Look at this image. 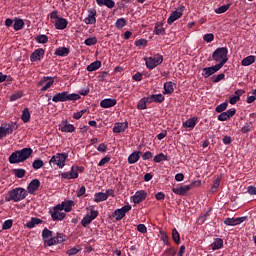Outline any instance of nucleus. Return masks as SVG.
<instances>
[{"mask_svg":"<svg viewBox=\"0 0 256 256\" xmlns=\"http://www.w3.org/2000/svg\"><path fill=\"white\" fill-rule=\"evenodd\" d=\"M23 97V92H16L10 96V101H17V99H21Z\"/></svg>","mask_w":256,"mask_h":256,"instance_id":"obj_55","label":"nucleus"},{"mask_svg":"<svg viewBox=\"0 0 256 256\" xmlns=\"http://www.w3.org/2000/svg\"><path fill=\"white\" fill-rule=\"evenodd\" d=\"M81 251V246L77 245L74 246L73 248L69 249L66 251V255L72 256V255H77Z\"/></svg>","mask_w":256,"mask_h":256,"instance_id":"obj_42","label":"nucleus"},{"mask_svg":"<svg viewBox=\"0 0 256 256\" xmlns=\"http://www.w3.org/2000/svg\"><path fill=\"white\" fill-rule=\"evenodd\" d=\"M70 51L67 47H59L55 50L54 55H57L58 57H67L69 55Z\"/></svg>","mask_w":256,"mask_h":256,"instance_id":"obj_27","label":"nucleus"},{"mask_svg":"<svg viewBox=\"0 0 256 256\" xmlns=\"http://www.w3.org/2000/svg\"><path fill=\"white\" fill-rule=\"evenodd\" d=\"M137 109H140V110L147 109V102L145 101L144 98L139 100L137 104Z\"/></svg>","mask_w":256,"mask_h":256,"instance_id":"obj_52","label":"nucleus"},{"mask_svg":"<svg viewBox=\"0 0 256 256\" xmlns=\"http://www.w3.org/2000/svg\"><path fill=\"white\" fill-rule=\"evenodd\" d=\"M94 201L95 203H101V201H107V194L103 192L96 193Z\"/></svg>","mask_w":256,"mask_h":256,"instance_id":"obj_38","label":"nucleus"},{"mask_svg":"<svg viewBox=\"0 0 256 256\" xmlns=\"http://www.w3.org/2000/svg\"><path fill=\"white\" fill-rule=\"evenodd\" d=\"M229 7H231V4L222 5L215 10V13H217V15H221V13H226V11H229Z\"/></svg>","mask_w":256,"mask_h":256,"instance_id":"obj_41","label":"nucleus"},{"mask_svg":"<svg viewBox=\"0 0 256 256\" xmlns=\"http://www.w3.org/2000/svg\"><path fill=\"white\" fill-rule=\"evenodd\" d=\"M253 63H255V56L250 55L242 60L241 65H243V67H249V65H253Z\"/></svg>","mask_w":256,"mask_h":256,"instance_id":"obj_31","label":"nucleus"},{"mask_svg":"<svg viewBox=\"0 0 256 256\" xmlns=\"http://www.w3.org/2000/svg\"><path fill=\"white\" fill-rule=\"evenodd\" d=\"M154 103H163L165 101V96L163 94H152Z\"/></svg>","mask_w":256,"mask_h":256,"instance_id":"obj_44","label":"nucleus"},{"mask_svg":"<svg viewBox=\"0 0 256 256\" xmlns=\"http://www.w3.org/2000/svg\"><path fill=\"white\" fill-rule=\"evenodd\" d=\"M45 164L43 163V160H41V159H36V160H34L33 161V163H32V167H33V169H35L36 171L38 170V169H41V167H43Z\"/></svg>","mask_w":256,"mask_h":256,"instance_id":"obj_43","label":"nucleus"},{"mask_svg":"<svg viewBox=\"0 0 256 256\" xmlns=\"http://www.w3.org/2000/svg\"><path fill=\"white\" fill-rule=\"evenodd\" d=\"M59 244V241L57 240V236L56 237H51L49 240H48V244L47 246L48 247H53V245H58Z\"/></svg>","mask_w":256,"mask_h":256,"instance_id":"obj_57","label":"nucleus"},{"mask_svg":"<svg viewBox=\"0 0 256 256\" xmlns=\"http://www.w3.org/2000/svg\"><path fill=\"white\" fill-rule=\"evenodd\" d=\"M23 27H25V22L23 21V19L16 18L14 20L13 29L16 31H21Z\"/></svg>","mask_w":256,"mask_h":256,"instance_id":"obj_30","label":"nucleus"},{"mask_svg":"<svg viewBox=\"0 0 256 256\" xmlns=\"http://www.w3.org/2000/svg\"><path fill=\"white\" fill-rule=\"evenodd\" d=\"M81 99L79 94H69V92H59L52 97L53 103H65V101H78Z\"/></svg>","mask_w":256,"mask_h":256,"instance_id":"obj_4","label":"nucleus"},{"mask_svg":"<svg viewBox=\"0 0 256 256\" xmlns=\"http://www.w3.org/2000/svg\"><path fill=\"white\" fill-rule=\"evenodd\" d=\"M100 68H101V61H95L87 66V71L91 73L93 71H97V69H100Z\"/></svg>","mask_w":256,"mask_h":256,"instance_id":"obj_34","label":"nucleus"},{"mask_svg":"<svg viewBox=\"0 0 256 256\" xmlns=\"http://www.w3.org/2000/svg\"><path fill=\"white\" fill-rule=\"evenodd\" d=\"M57 19H59L57 16V10H54L50 13V20L52 21V23H55Z\"/></svg>","mask_w":256,"mask_h":256,"instance_id":"obj_63","label":"nucleus"},{"mask_svg":"<svg viewBox=\"0 0 256 256\" xmlns=\"http://www.w3.org/2000/svg\"><path fill=\"white\" fill-rule=\"evenodd\" d=\"M109 161H111V157L106 156L99 161L98 166L103 167V165H106V163H109Z\"/></svg>","mask_w":256,"mask_h":256,"instance_id":"obj_60","label":"nucleus"},{"mask_svg":"<svg viewBox=\"0 0 256 256\" xmlns=\"http://www.w3.org/2000/svg\"><path fill=\"white\" fill-rule=\"evenodd\" d=\"M227 55H229V50L227 47L217 48L212 54V59L218 63L217 65L223 68V65L229 61Z\"/></svg>","mask_w":256,"mask_h":256,"instance_id":"obj_3","label":"nucleus"},{"mask_svg":"<svg viewBox=\"0 0 256 256\" xmlns=\"http://www.w3.org/2000/svg\"><path fill=\"white\" fill-rule=\"evenodd\" d=\"M77 171H79V167H77V166L71 167V172H69V173H70L72 179H77V177H79V173Z\"/></svg>","mask_w":256,"mask_h":256,"instance_id":"obj_51","label":"nucleus"},{"mask_svg":"<svg viewBox=\"0 0 256 256\" xmlns=\"http://www.w3.org/2000/svg\"><path fill=\"white\" fill-rule=\"evenodd\" d=\"M44 56H45V49L38 48L31 54L30 61H32V63H35V61H41V59H43Z\"/></svg>","mask_w":256,"mask_h":256,"instance_id":"obj_13","label":"nucleus"},{"mask_svg":"<svg viewBox=\"0 0 256 256\" xmlns=\"http://www.w3.org/2000/svg\"><path fill=\"white\" fill-rule=\"evenodd\" d=\"M67 157H69V154L67 153H57L56 155L52 156L49 161V165H57L59 169H63L65 167V161H67Z\"/></svg>","mask_w":256,"mask_h":256,"instance_id":"obj_5","label":"nucleus"},{"mask_svg":"<svg viewBox=\"0 0 256 256\" xmlns=\"http://www.w3.org/2000/svg\"><path fill=\"white\" fill-rule=\"evenodd\" d=\"M127 127H129V124L127 122L115 123L113 127V133H123V131H125Z\"/></svg>","mask_w":256,"mask_h":256,"instance_id":"obj_21","label":"nucleus"},{"mask_svg":"<svg viewBox=\"0 0 256 256\" xmlns=\"http://www.w3.org/2000/svg\"><path fill=\"white\" fill-rule=\"evenodd\" d=\"M91 221L93 220L89 217V215H86L81 221L82 227H87V225H89Z\"/></svg>","mask_w":256,"mask_h":256,"instance_id":"obj_54","label":"nucleus"},{"mask_svg":"<svg viewBox=\"0 0 256 256\" xmlns=\"http://www.w3.org/2000/svg\"><path fill=\"white\" fill-rule=\"evenodd\" d=\"M155 35H165V28H163V24H155Z\"/></svg>","mask_w":256,"mask_h":256,"instance_id":"obj_40","label":"nucleus"},{"mask_svg":"<svg viewBox=\"0 0 256 256\" xmlns=\"http://www.w3.org/2000/svg\"><path fill=\"white\" fill-rule=\"evenodd\" d=\"M247 191L249 195H256V187L255 186H248Z\"/></svg>","mask_w":256,"mask_h":256,"instance_id":"obj_64","label":"nucleus"},{"mask_svg":"<svg viewBox=\"0 0 256 256\" xmlns=\"http://www.w3.org/2000/svg\"><path fill=\"white\" fill-rule=\"evenodd\" d=\"M33 155V149L31 148H23L22 150H17L13 152L9 158L8 161L11 163V165H15L17 163H23L24 161H27L29 157Z\"/></svg>","mask_w":256,"mask_h":256,"instance_id":"obj_1","label":"nucleus"},{"mask_svg":"<svg viewBox=\"0 0 256 256\" xmlns=\"http://www.w3.org/2000/svg\"><path fill=\"white\" fill-rule=\"evenodd\" d=\"M175 89L173 88V82L164 83V94L171 95Z\"/></svg>","mask_w":256,"mask_h":256,"instance_id":"obj_35","label":"nucleus"},{"mask_svg":"<svg viewBox=\"0 0 256 256\" xmlns=\"http://www.w3.org/2000/svg\"><path fill=\"white\" fill-rule=\"evenodd\" d=\"M145 199H147V192H145L144 190L137 191L133 197V203L138 205L139 203H143Z\"/></svg>","mask_w":256,"mask_h":256,"instance_id":"obj_16","label":"nucleus"},{"mask_svg":"<svg viewBox=\"0 0 256 256\" xmlns=\"http://www.w3.org/2000/svg\"><path fill=\"white\" fill-rule=\"evenodd\" d=\"M127 25V20L125 18H120L116 21V27L117 29H123Z\"/></svg>","mask_w":256,"mask_h":256,"instance_id":"obj_48","label":"nucleus"},{"mask_svg":"<svg viewBox=\"0 0 256 256\" xmlns=\"http://www.w3.org/2000/svg\"><path fill=\"white\" fill-rule=\"evenodd\" d=\"M220 69L222 68L218 64L210 67H205L202 69V76L207 79L208 77H211V75H215V73H217V71H220Z\"/></svg>","mask_w":256,"mask_h":256,"instance_id":"obj_10","label":"nucleus"},{"mask_svg":"<svg viewBox=\"0 0 256 256\" xmlns=\"http://www.w3.org/2000/svg\"><path fill=\"white\" fill-rule=\"evenodd\" d=\"M62 211L63 210L61 209L60 205L54 206L53 211L50 210V214L53 221H63V219H65V217L67 216V213Z\"/></svg>","mask_w":256,"mask_h":256,"instance_id":"obj_7","label":"nucleus"},{"mask_svg":"<svg viewBox=\"0 0 256 256\" xmlns=\"http://www.w3.org/2000/svg\"><path fill=\"white\" fill-rule=\"evenodd\" d=\"M145 63L148 69H155V67L163 63V55L157 54L154 57L147 58L145 59Z\"/></svg>","mask_w":256,"mask_h":256,"instance_id":"obj_6","label":"nucleus"},{"mask_svg":"<svg viewBox=\"0 0 256 256\" xmlns=\"http://www.w3.org/2000/svg\"><path fill=\"white\" fill-rule=\"evenodd\" d=\"M59 127L62 133H73V131H75V126H73L72 124H69L67 120L62 121Z\"/></svg>","mask_w":256,"mask_h":256,"instance_id":"obj_18","label":"nucleus"},{"mask_svg":"<svg viewBox=\"0 0 256 256\" xmlns=\"http://www.w3.org/2000/svg\"><path fill=\"white\" fill-rule=\"evenodd\" d=\"M53 83H55V80H53V77H43L39 82H38V87H41L42 85H44L41 88V91H47V89H51V87L53 86Z\"/></svg>","mask_w":256,"mask_h":256,"instance_id":"obj_9","label":"nucleus"},{"mask_svg":"<svg viewBox=\"0 0 256 256\" xmlns=\"http://www.w3.org/2000/svg\"><path fill=\"white\" fill-rule=\"evenodd\" d=\"M134 45H136V47H147V39L136 40Z\"/></svg>","mask_w":256,"mask_h":256,"instance_id":"obj_53","label":"nucleus"},{"mask_svg":"<svg viewBox=\"0 0 256 256\" xmlns=\"http://www.w3.org/2000/svg\"><path fill=\"white\" fill-rule=\"evenodd\" d=\"M53 237V231L44 228L42 231V239L44 241V243H46V245L49 244V240Z\"/></svg>","mask_w":256,"mask_h":256,"instance_id":"obj_24","label":"nucleus"},{"mask_svg":"<svg viewBox=\"0 0 256 256\" xmlns=\"http://www.w3.org/2000/svg\"><path fill=\"white\" fill-rule=\"evenodd\" d=\"M195 125H197V118L195 117L190 118L183 123V127L188 129H195Z\"/></svg>","mask_w":256,"mask_h":256,"instance_id":"obj_29","label":"nucleus"},{"mask_svg":"<svg viewBox=\"0 0 256 256\" xmlns=\"http://www.w3.org/2000/svg\"><path fill=\"white\" fill-rule=\"evenodd\" d=\"M41 223H43V220L37 217H32L31 220L26 223L25 227H27V229H33L35 225H41Z\"/></svg>","mask_w":256,"mask_h":256,"instance_id":"obj_25","label":"nucleus"},{"mask_svg":"<svg viewBox=\"0 0 256 256\" xmlns=\"http://www.w3.org/2000/svg\"><path fill=\"white\" fill-rule=\"evenodd\" d=\"M39 187H41V182L39 181V179H33L27 187V191L28 193H30V195H33V193H35V191H37V189H39Z\"/></svg>","mask_w":256,"mask_h":256,"instance_id":"obj_17","label":"nucleus"},{"mask_svg":"<svg viewBox=\"0 0 256 256\" xmlns=\"http://www.w3.org/2000/svg\"><path fill=\"white\" fill-rule=\"evenodd\" d=\"M191 187H193V184L191 185H185V186H177L172 189L173 193L176 195H187V192L191 191Z\"/></svg>","mask_w":256,"mask_h":256,"instance_id":"obj_14","label":"nucleus"},{"mask_svg":"<svg viewBox=\"0 0 256 256\" xmlns=\"http://www.w3.org/2000/svg\"><path fill=\"white\" fill-rule=\"evenodd\" d=\"M228 106H229V103L227 102L221 103L216 107L215 111L216 113H223V111H225Z\"/></svg>","mask_w":256,"mask_h":256,"instance_id":"obj_45","label":"nucleus"},{"mask_svg":"<svg viewBox=\"0 0 256 256\" xmlns=\"http://www.w3.org/2000/svg\"><path fill=\"white\" fill-rule=\"evenodd\" d=\"M21 119L23 123H29V121H31V113L29 112V108H25L22 111Z\"/></svg>","mask_w":256,"mask_h":256,"instance_id":"obj_33","label":"nucleus"},{"mask_svg":"<svg viewBox=\"0 0 256 256\" xmlns=\"http://www.w3.org/2000/svg\"><path fill=\"white\" fill-rule=\"evenodd\" d=\"M67 24L68 22H67V19L65 18H58L54 22L56 29H59L60 31H62L63 29H67Z\"/></svg>","mask_w":256,"mask_h":256,"instance_id":"obj_22","label":"nucleus"},{"mask_svg":"<svg viewBox=\"0 0 256 256\" xmlns=\"http://www.w3.org/2000/svg\"><path fill=\"white\" fill-rule=\"evenodd\" d=\"M223 247V239L216 238L212 244L213 251H217Z\"/></svg>","mask_w":256,"mask_h":256,"instance_id":"obj_36","label":"nucleus"},{"mask_svg":"<svg viewBox=\"0 0 256 256\" xmlns=\"http://www.w3.org/2000/svg\"><path fill=\"white\" fill-rule=\"evenodd\" d=\"M129 211H131V205L127 204L122 208L115 210L112 217H114L116 221H121V219H123V217L129 213Z\"/></svg>","mask_w":256,"mask_h":256,"instance_id":"obj_8","label":"nucleus"},{"mask_svg":"<svg viewBox=\"0 0 256 256\" xmlns=\"http://www.w3.org/2000/svg\"><path fill=\"white\" fill-rule=\"evenodd\" d=\"M223 79H225V74H218L217 76H213V83H219V81H223Z\"/></svg>","mask_w":256,"mask_h":256,"instance_id":"obj_59","label":"nucleus"},{"mask_svg":"<svg viewBox=\"0 0 256 256\" xmlns=\"http://www.w3.org/2000/svg\"><path fill=\"white\" fill-rule=\"evenodd\" d=\"M84 43H85V45H87L88 47H91V45H96V43H97V37H90V38H87Z\"/></svg>","mask_w":256,"mask_h":256,"instance_id":"obj_50","label":"nucleus"},{"mask_svg":"<svg viewBox=\"0 0 256 256\" xmlns=\"http://www.w3.org/2000/svg\"><path fill=\"white\" fill-rule=\"evenodd\" d=\"M177 253V250H175V248H169L164 252V255L167 256H175Z\"/></svg>","mask_w":256,"mask_h":256,"instance_id":"obj_62","label":"nucleus"},{"mask_svg":"<svg viewBox=\"0 0 256 256\" xmlns=\"http://www.w3.org/2000/svg\"><path fill=\"white\" fill-rule=\"evenodd\" d=\"M154 163H161V161H169V156L163 154V153H159L158 155H156L153 159Z\"/></svg>","mask_w":256,"mask_h":256,"instance_id":"obj_37","label":"nucleus"},{"mask_svg":"<svg viewBox=\"0 0 256 256\" xmlns=\"http://www.w3.org/2000/svg\"><path fill=\"white\" fill-rule=\"evenodd\" d=\"M143 161H147L149 159H153V153L151 151H147L142 155Z\"/></svg>","mask_w":256,"mask_h":256,"instance_id":"obj_61","label":"nucleus"},{"mask_svg":"<svg viewBox=\"0 0 256 256\" xmlns=\"http://www.w3.org/2000/svg\"><path fill=\"white\" fill-rule=\"evenodd\" d=\"M246 217H238V218H226L224 220V225H228L230 227H235V225H241L243 221H245Z\"/></svg>","mask_w":256,"mask_h":256,"instance_id":"obj_15","label":"nucleus"},{"mask_svg":"<svg viewBox=\"0 0 256 256\" xmlns=\"http://www.w3.org/2000/svg\"><path fill=\"white\" fill-rule=\"evenodd\" d=\"M203 39L206 41V43H211L213 39H215V35H213V33L205 34Z\"/></svg>","mask_w":256,"mask_h":256,"instance_id":"obj_56","label":"nucleus"},{"mask_svg":"<svg viewBox=\"0 0 256 256\" xmlns=\"http://www.w3.org/2000/svg\"><path fill=\"white\" fill-rule=\"evenodd\" d=\"M60 206V209L62 211H65L66 213H70L71 209H73V205H75V202L72 200H69L67 202H62V204H58Z\"/></svg>","mask_w":256,"mask_h":256,"instance_id":"obj_23","label":"nucleus"},{"mask_svg":"<svg viewBox=\"0 0 256 256\" xmlns=\"http://www.w3.org/2000/svg\"><path fill=\"white\" fill-rule=\"evenodd\" d=\"M25 197H27V190L18 187L8 191L5 196V201L7 203H9L10 201H14V203H19V201H23Z\"/></svg>","mask_w":256,"mask_h":256,"instance_id":"obj_2","label":"nucleus"},{"mask_svg":"<svg viewBox=\"0 0 256 256\" xmlns=\"http://www.w3.org/2000/svg\"><path fill=\"white\" fill-rule=\"evenodd\" d=\"M172 238L176 245L181 243V236L179 235V231H177L175 228L172 230Z\"/></svg>","mask_w":256,"mask_h":256,"instance_id":"obj_39","label":"nucleus"},{"mask_svg":"<svg viewBox=\"0 0 256 256\" xmlns=\"http://www.w3.org/2000/svg\"><path fill=\"white\" fill-rule=\"evenodd\" d=\"M183 9H185V6H182L180 11L175 10L170 14L167 20L168 25H172V23H175L177 19H181V17H183Z\"/></svg>","mask_w":256,"mask_h":256,"instance_id":"obj_11","label":"nucleus"},{"mask_svg":"<svg viewBox=\"0 0 256 256\" xmlns=\"http://www.w3.org/2000/svg\"><path fill=\"white\" fill-rule=\"evenodd\" d=\"M12 227H13V220L11 219L4 221L2 225V229L4 231H7V229H11Z\"/></svg>","mask_w":256,"mask_h":256,"instance_id":"obj_49","label":"nucleus"},{"mask_svg":"<svg viewBox=\"0 0 256 256\" xmlns=\"http://www.w3.org/2000/svg\"><path fill=\"white\" fill-rule=\"evenodd\" d=\"M96 15L97 10L93 8L88 10V16L84 19V23H86V25H95V23H97V18H95Z\"/></svg>","mask_w":256,"mask_h":256,"instance_id":"obj_12","label":"nucleus"},{"mask_svg":"<svg viewBox=\"0 0 256 256\" xmlns=\"http://www.w3.org/2000/svg\"><path fill=\"white\" fill-rule=\"evenodd\" d=\"M4 130V135H12L13 131L19 129V125L17 123L14 124H3L2 126Z\"/></svg>","mask_w":256,"mask_h":256,"instance_id":"obj_20","label":"nucleus"},{"mask_svg":"<svg viewBox=\"0 0 256 256\" xmlns=\"http://www.w3.org/2000/svg\"><path fill=\"white\" fill-rule=\"evenodd\" d=\"M140 155H141V152H137V151L131 153L128 157V163L130 165L137 163V161H139V159L141 158Z\"/></svg>","mask_w":256,"mask_h":256,"instance_id":"obj_26","label":"nucleus"},{"mask_svg":"<svg viewBox=\"0 0 256 256\" xmlns=\"http://www.w3.org/2000/svg\"><path fill=\"white\" fill-rule=\"evenodd\" d=\"M36 41L37 43L45 44L48 43L49 37H47V35H38L36 37Z\"/></svg>","mask_w":256,"mask_h":256,"instance_id":"obj_46","label":"nucleus"},{"mask_svg":"<svg viewBox=\"0 0 256 256\" xmlns=\"http://www.w3.org/2000/svg\"><path fill=\"white\" fill-rule=\"evenodd\" d=\"M219 185H221V179L220 178H217L215 181H214V184L212 185L211 187V193H216L217 192V189H219Z\"/></svg>","mask_w":256,"mask_h":256,"instance_id":"obj_47","label":"nucleus"},{"mask_svg":"<svg viewBox=\"0 0 256 256\" xmlns=\"http://www.w3.org/2000/svg\"><path fill=\"white\" fill-rule=\"evenodd\" d=\"M12 172L18 179H23L27 175V171L23 168L13 169Z\"/></svg>","mask_w":256,"mask_h":256,"instance_id":"obj_32","label":"nucleus"},{"mask_svg":"<svg viewBox=\"0 0 256 256\" xmlns=\"http://www.w3.org/2000/svg\"><path fill=\"white\" fill-rule=\"evenodd\" d=\"M229 115L226 112H220L218 115V121H228Z\"/></svg>","mask_w":256,"mask_h":256,"instance_id":"obj_58","label":"nucleus"},{"mask_svg":"<svg viewBox=\"0 0 256 256\" xmlns=\"http://www.w3.org/2000/svg\"><path fill=\"white\" fill-rule=\"evenodd\" d=\"M117 105L116 99L106 98L104 100H101L100 107L103 109H109L111 107H115Z\"/></svg>","mask_w":256,"mask_h":256,"instance_id":"obj_19","label":"nucleus"},{"mask_svg":"<svg viewBox=\"0 0 256 256\" xmlns=\"http://www.w3.org/2000/svg\"><path fill=\"white\" fill-rule=\"evenodd\" d=\"M96 3L100 6L105 5L108 9H113V7H115V1L113 0H96Z\"/></svg>","mask_w":256,"mask_h":256,"instance_id":"obj_28","label":"nucleus"}]
</instances>
